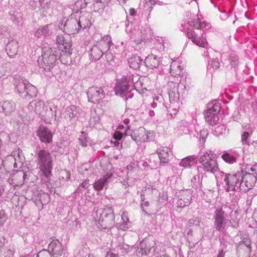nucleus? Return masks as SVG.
I'll use <instances>...</instances> for the list:
<instances>
[{"instance_id":"obj_1","label":"nucleus","mask_w":257,"mask_h":257,"mask_svg":"<svg viewBox=\"0 0 257 257\" xmlns=\"http://www.w3.org/2000/svg\"><path fill=\"white\" fill-rule=\"evenodd\" d=\"M72 44L70 40L64 39V42L60 46V50L63 54L57 51L55 48H51L48 46H45L42 48V55L38 59L37 62L39 67L43 68L46 71H51L55 65V62L58 59L61 62L65 64L63 58L69 57L72 53L69 52Z\"/></svg>"},{"instance_id":"obj_2","label":"nucleus","mask_w":257,"mask_h":257,"mask_svg":"<svg viewBox=\"0 0 257 257\" xmlns=\"http://www.w3.org/2000/svg\"><path fill=\"white\" fill-rule=\"evenodd\" d=\"M198 160L199 165L197 169L199 174H215L219 171V167L215 155L212 151L200 152Z\"/></svg>"},{"instance_id":"obj_3","label":"nucleus","mask_w":257,"mask_h":257,"mask_svg":"<svg viewBox=\"0 0 257 257\" xmlns=\"http://www.w3.org/2000/svg\"><path fill=\"white\" fill-rule=\"evenodd\" d=\"M14 85L15 89L21 96L26 99L30 100L37 95L38 91L36 87L22 77L16 76Z\"/></svg>"},{"instance_id":"obj_4","label":"nucleus","mask_w":257,"mask_h":257,"mask_svg":"<svg viewBox=\"0 0 257 257\" xmlns=\"http://www.w3.org/2000/svg\"><path fill=\"white\" fill-rule=\"evenodd\" d=\"M38 167L43 175L47 179L52 176L53 169V157L50 153L45 150H41L37 153Z\"/></svg>"},{"instance_id":"obj_5","label":"nucleus","mask_w":257,"mask_h":257,"mask_svg":"<svg viewBox=\"0 0 257 257\" xmlns=\"http://www.w3.org/2000/svg\"><path fill=\"white\" fill-rule=\"evenodd\" d=\"M78 13L79 11L77 10L75 13H72L66 20L65 18L63 19L59 25V29L68 35L77 33L79 29L76 15Z\"/></svg>"},{"instance_id":"obj_6","label":"nucleus","mask_w":257,"mask_h":257,"mask_svg":"<svg viewBox=\"0 0 257 257\" xmlns=\"http://www.w3.org/2000/svg\"><path fill=\"white\" fill-rule=\"evenodd\" d=\"M114 216L111 207L104 209L101 214L96 225L100 230H105L111 228L114 224Z\"/></svg>"},{"instance_id":"obj_7","label":"nucleus","mask_w":257,"mask_h":257,"mask_svg":"<svg viewBox=\"0 0 257 257\" xmlns=\"http://www.w3.org/2000/svg\"><path fill=\"white\" fill-rule=\"evenodd\" d=\"M240 241L236 243V251L239 256L249 257L251 252V241L246 233H240Z\"/></svg>"},{"instance_id":"obj_8","label":"nucleus","mask_w":257,"mask_h":257,"mask_svg":"<svg viewBox=\"0 0 257 257\" xmlns=\"http://www.w3.org/2000/svg\"><path fill=\"white\" fill-rule=\"evenodd\" d=\"M133 79L130 75L123 76L122 78L118 80L115 87V92L116 95L121 97L126 96L130 90V87L133 84Z\"/></svg>"},{"instance_id":"obj_9","label":"nucleus","mask_w":257,"mask_h":257,"mask_svg":"<svg viewBox=\"0 0 257 257\" xmlns=\"http://www.w3.org/2000/svg\"><path fill=\"white\" fill-rule=\"evenodd\" d=\"M241 177H240V183L239 185V191L246 192L251 189L254 185L256 178L254 174L250 173H244L241 171Z\"/></svg>"},{"instance_id":"obj_10","label":"nucleus","mask_w":257,"mask_h":257,"mask_svg":"<svg viewBox=\"0 0 257 257\" xmlns=\"http://www.w3.org/2000/svg\"><path fill=\"white\" fill-rule=\"evenodd\" d=\"M156 244L154 239H146L142 240L137 245L136 254L138 257L147 256L150 253L151 249L155 247Z\"/></svg>"},{"instance_id":"obj_11","label":"nucleus","mask_w":257,"mask_h":257,"mask_svg":"<svg viewBox=\"0 0 257 257\" xmlns=\"http://www.w3.org/2000/svg\"><path fill=\"white\" fill-rule=\"evenodd\" d=\"M214 228L215 231L223 232L226 225L225 212L221 208L215 209L213 215Z\"/></svg>"},{"instance_id":"obj_12","label":"nucleus","mask_w":257,"mask_h":257,"mask_svg":"<svg viewBox=\"0 0 257 257\" xmlns=\"http://www.w3.org/2000/svg\"><path fill=\"white\" fill-rule=\"evenodd\" d=\"M29 172H25L23 170H18L15 172L9 178L8 182L15 188L21 187L25 181L28 180Z\"/></svg>"},{"instance_id":"obj_13","label":"nucleus","mask_w":257,"mask_h":257,"mask_svg":"<svg viewBox=\"0 0 257 257\" xmlns=\"http://www.w3.org/2000/svg\"><path fill=\"white\" fill-rule=\"evenodd\" d=\"M241 173L238 172L234 174H229V176L225 177V183L227 186L226 191H237L239 190V185L240 183Z\"/></svg>"},{"instance_id":"obj_14","label":"nucleus","mask_w":257,"mask_h":257,"mask_svg":"<svg viewBox=\"0 0 257 257\" xmlns=\"http://www.w3.org/2000/svg\"><path fill=\"white\" fill-rule=\"evenodd\" d=\"M186 35L188 39H190L197 46L202 48H207L208 46V43L204 34H202L200 36H198L196 35L194 31L190 29H187Z\"/></svg>"},{"instance_id":"obj_15","label":"nucleus","mask_w":257,"mask_h":257,"mask_svg":"<svg viewBox=\"0 0 257 257\" xmlns=\"http://www.w3.org/2000/svg\"><path fill=\"white\" fill-rule=\"evenodd\" d=\"M87 95L89 102L95 103L104 97L105 92L101 87L92 86L89 88Z\"/></svg>"},{"instance_id":"obj_16","label":"nucleus","mask_w":257,"mask_h":257,"mask_svg":"<svg viewBox=\"0 0 257 257\" xmlns=\"http://www.w3.org/2000/svg\"><path fill=\"white\" fill-rule=\"evenodd\" d=\"M52 239L48 245L49 251L46 252L50 255L52 254L55 257L61 256L64 250V246L61 242L57 239Z\"/></svg>"},{"instance_id":"obj_17","label":"nucleus","mask_w":257,"mask_h":257,"mask_svg":"<svg viewBox=\"0 0 257 257\" xmlns=\"http://www.w3.org/2000/svg\"><path fill=\"white\" fill-rule=\"evenodd\" d=\"M131 132V130L129 128L128 126L120 124L117 126L116 131L114 133L113 138L116 140L123 139L121 142L123 143L124 142L125 138L129 136Z\"/></svg>"},{"instance_id":"obj_18","label":"nucleus","mask_w":257,"mask_h":257,"mask_svg":"<svg viewBox=\"0 0 257 257\" xmlns=\"http://www.w3.org/2000/svg\"><path fill=\"white\" fill-rule=\"evenodd\" d=\"M79 109L75 105L68 106L65 110L63 115L67 121H71L72 119L77 120L79 116Z\"/></svg>"},{"instance_id":"obj_19","label":"nucleus","mask_w":257,"mask_h":257,"mask_svg":"<svg viewBox=\"0 0 257 257\" xmlns=\"http://www.w3.org/2000/svg\"><path fill=\"white\" fill-rule=\"evenodd\" d=\"M37 134L41 142L49 144L52 142L53 136L48 128L44 126L40 127L37 131Z\"/></svg>"},{"instance_id":"obj_20","label":"nucleus","mask_w":257,"mask_h":257,"mask_svg":"<svg viewBox=\"0 0 257 257\" xmlns=\"http://www.w3.org/2000/svg\"><path fill=\"white\" fill-rule=\"evenodd\" d=\"M100 50L104 53L107 52L112 45L111 37L109 35H105L101 37L95 44Z\"/></svg>"},{"instance_id":"obj_21","label":"nucleus","mask_w":257,"mask_h":257,"mask_svg":"<svg viewBox=\"0 0 257 257\" xmlns=\"http://www.w3.org/2000/svg\"><path fill=\"white\" fill-rule=\"evenodd\" d=\"M146 130L143 127L131 131L129 136L131 137L132 140L138 143L145 142Z\"/></svg>"},{"instance_id":"obj_22","label":"nucleus","mask_w":257,"mask_h":257,"mask_svg":"<svg viewBox=\"0 0 257 257\" xmlns=\"http://www.w3.org/2000/svg\"><path fill=\"white\" fill-rule=\"evenodd\" d=\"M80 14V12L79 11L78 14L76 15V18L77 17H79V19H77L79 29H84L86 28L89 27L91 25V23L90 20V18L91 17L90 14L89 13H86L85 14L79 16Z\"/></svg>"},{"instance_id":"obj_23","label":"nucleus","mask_w":257,"mask_h":257,"mask_svg":"<svg viewBox=\"0 0 257 257\" xmlns=\"http://www.w3.org/2000/svg\"><path fill=\"white\" fill-rule=\"evenodd\" d=\"M53 25L52 24L47 25L38 29L35 33V36L37 38H46L52 35Z\"/></svg>"},{"instance_id":"obj_24","label":"nucleus","mask_w":257,"mask_h":257,"mask_svg":"<svg viewBox=\"0 0 257 257\" xmlns=\"http://www.w3.org/2000/svg\"><path fill=\"white\" fill-rule=\"evenodd\" d=\"M45 105L44 102L40 100H35L31 101L29 106V109L34 111L37 114L40 115H44Z\"/></svg>"},{"instance_id":"obj_25","label":"nucleus","mask_w":257,"mask_h":257,"mask_svg":"<svg viewBox=\"0 0 257 257\" xmlns=\"http://www.w3.org/2000/svg\"><path fill=\"white\" fill-rule=\"evenodd\" d=\"M158 156L160 158V165L168 163L170 160L171 152L168 147H163L158 150Z\"/></svg>"},{"instance_id":"obj_26","label":"nucleus","mask_w":257,"mask_h":257,"mask_svg":"<svg viewBox=\"0 0 257 257\" xmlns=\"http://www.w3.org/2000/svg\"><path fill=\"white\" fill-rule=\"evenodd\" d=\"M111 0H94L91 6L94 12L102 13Z\"/></svg>"},{"instance_id":"obj_27","label":"nucleus","mask_w":257,"mask_h":257,"mask_svg":"<svg viewBox=\"0 0 257 257\" xmlns=\"http://www.w3.org/2000/svg\"><path fill=\"white\" fill-rule=\"evenodd\" d=\"M148 78L146 77H140L134 83V88L140 94H144L147 90V82Z\"/></svg>"},{"instance_id":"obj_28","label":"nucleus","mask_w":257,"mask_h":257,"mask_svg":"<svg viewBox=\"0 0 257 257\" xmlns=\"http://www.w3.org/2000/svg\"><path fill=\"white\" fill-rule=\"evenodd\" d=\"M18 43L17 40H12L6 47V51L10 58H13L18 53Z\"/></svg>"},{"instance_id":"obj_29","label":"nucleus","mask_w":257,"mask_h":257,"mask_svg":"<svg viewBox=\"0 0 257 257\" xmlns=\"http://www.w3.org/2000/svg\"><path fill=\"white\" fill-rule=\"evenodd\" d=\"M160 62V61L159 58L153 54L149 55L144 61L146 66L150 69L158 67L159 65Z\"/></svg>"},{"instance_id":"obj_30","label":"nucleus","mask_w":257,"mask_h":257,"mask_svg":"<svg viewBox=\"0 0 257 257\" xmlns=\"http://www.w3.org/2000/svg\"><path fill=\"white\" fill-rule=\"evenodd\" d=\"M188 24L193 27H195L197 29L206 30L210 29L211 25L209 23L205 22H201L198 18L189 19L188 21Z\"/></svg>"},{"instance_id":"obj_31","label":"nucleus","mask_w":257,"mask_h":257,"mask_svg":"<svg viewBox=\"0 0 257 257\" xmlns=\"http://www.w3.org/2000/svg\"><path fill=\"white\" fill-rule=\"evenodd\" d=\"M11 157L15 160L14 164V168L21 167L23 165V161L25 160V157L23 154L22 151L20 149H18L15 151H14L13 152V155Z\"/></svg>"},{"instance_id":"obj_32","label":"nucleus","mask_w":257,"mask_h":257,"mask_svg":"<svg viewBox=\"0 0 257 257\" xmlns=\"http://www.w3.org/2000/svg\"><path fill=\"white\" fill-rule=\"evenodd\" d=\"M0 108L6 115H10L14 111L16 108V104L14 102L10 100H6L0 103Z\"/></svg>"},{"instance_id":"obj_33","label":"nucleus","mask_w":257,"mask_h":257,"mask_svg":"<svg viewBox=\"0 0 257 257\" xmlns=\"http://www.w3.org/2000/svg\"><path fill=\"white\" fill-rule=\"evenodd\" d=\"M183 68L178 60L174 61L170 65V73L171 76L174 77L180 76L181 75Z\"/></svg>"},{"instance_id":"obj_34","label":"nucleus","mask_w":257,"mask_h":257,"mask_svg":"<svg viewBox=\"0 0 257 257\" xmlns=\"http://www.w3.org/2000/svg\"><path fill=\"white\" fill-rule=\"evenodd\" d=\"M143 62V59L137 55H134L128 59L130 67L136 70L139 69Z\"/></svg>"},{"instance_id":"obj_35","label":"nucleus","mask_w":257,"mask_h":257,"mask_svg":"<svg viewBox=\"0 0 257 257\" xmlns=\"http://www.w3.org/2000/svg\"><path fill=\"white\" fill-rule=\"evenodd\" d=\"M89 52L90 59L92 61L99 60L104 53L95 44L90 49Z\"/></svg>"},{"instance_id":"obj_36","label":"nucleus","mask_w":257,"mask_h":257,"mask_svg":"<svg viewBox=\"0 0 257 257\" xmlns=\"http://www.w3.org/2000/svg\"><path fill=\"white\" fill-rule=\"evenodd\" d=\"M211 110H207L205 113V120L210 125H214L216 124L218 120V113L212 112Z\"/></svg>"},{"instance_id":"obj_37","label":"nucleus","mask_w":257,"mask_h":257,"mask_svg":"<svg viewBox=\"0 0 257 257\" xmlns=\"http://www.w3.org/2000/svg\"><path fill=\"white\" fill-rule=\"evenodd\" d=\"M122 223L119 225V228L123 230H126L131 226V223L129 221L127 213L123 212L121 215Z\"/></svg>"},{"instance_id":"obj_38","label":"nucleus","mask_w":257,"mask_h":257,"mask_svg":"<svg viewBox=\"0 0 257 257\" xmlns=\"http://www.w3.org/2000/svg\"><path fill=\"white\" fill-rule=\"evenodd\" d=\"M41 116L46 117L45 120L47 122H50L51 118H53L54 116L56 117V113L55 111H53L52 108L50 106H46V109L44 110V115Z\"/></svg>"},{"instance_id":"obj_39","label":"nucleus","mask_w":257,"mask_h":257,"mask_svg":"<svg viewBox=\"0 0 257 257\" xmlns=\"http://www.w3.org/2000/svg\"><path fill=\"white\" fill-rule=\"evenodd\" d=\"M198 158L196 155H191L186 157L183 159L180 163V165L185 168H189L191 167L190 163L191 162L195 161Z\"/></svg>"},{"instance_id":"obj_40","label":"nucleus","mask_w":257,"mask_h":257,"mask_svg":"<svg viewBox=\"0 0 257 257\" xmlns=\"http://www.w3.org/2000/svg\"><path fill=\"white\" fill-rule=\"evenodd\" d=\"M191 200V195L188 194L186 198L179 199L176 203L177 207L183 208L185 206H189Z\"/></svg>"},{"instance_id":"obj_41","label":"nucleus","mask_w":257,"mask_h":257,"mask_svg":"<svg viewBox=\"0 0 257 257\" xmlns=\"http://www.w3.org/2000/svg\"><path fill=\"white\" fill-rule=\"evenodd\" d=\"M40 8L43 10V12H48L51 10V0H39Z\"/></svg>"},{"instance_id":"obj_42","label":"nucleus","mask_w":257,"mask_h":257,"mask_svg":"<svg viewBox=\"0 0 257 257\" xmlns=\"http://www.w3.org/2000/svg\"><path fill=\"white\" fill-rule=\"evenodd\" d=\"M168 95L171 103L177 102L179 99V94L178 90L175 88V91H169Z\"/></svg>"},{"instance_id":"obj_43","label":"nucleus","mask_w":257,"mask_h":257,"mask_svg":"<svg viewBox=\"0 0 257 257\" xmlns=\"http://www.w3.org/2000/svg\"><path fill=\"white\" fill-rule=\"evenodd\" d=\"M220 104L218 102H215L214 103H208L207 110H211L212 112L218 113L220 110Z\"/></svg>"},{"instance_id":"obj_44","label":"nucleus","mask_w":257,"mask_h":257,"mask_svg":"<svg viewBox=\"0 0 257 257\" xmlns=\"http://www.w3.org/2000/svg\"><path fill=\"white\" fill-rule=\"evenodd\" d=\"M107 183L101 178L95 181L93 184L94 189L97 191L102 190L103 187Z\"/></svg>"},{"instance_id":"obj_45","label":"nucleus","mask_w":257,"mask_h":257,"mask_svg":"<svg viewBox=\"0 0 257 257\" xmlns=\"http://www.w3.org/2000/svg\"><path fill=\"white\" fill-rule=\"evenodd\" d=\"M222 159L226 163L233 164L236 162V158L229 153H226L222 155Z\"/></svg>"},{"instance_id":"obj_46","label":"nucleus","mask_w":257,"mask_h":257,"mask_svg":"<svg viewBox=\"0 0 257 257\" xmlns=\"http://www.w3.org/2000/svg\"><path fill=\"white\" fill-rule=\"evenodd\" d=\"M216 179L217 182H218L220 180H223L225 182V177L229 176V174H225L222 171H220L219 169V171L215 173V174H213Z\"/></svg>"},{"instance_id":"obj_47","label":"nucleus","mask_w":257,"mask_h":257,"mask_svg":"<svg viewBox=\"0 0 257 257\" xmlns=\"http://www.w3.org/2000/svg\"><path fill=\"white\" fill-rule=\"evenodd\" d=\"M189 123L185 121L182 120L180 122L179 126V129L183 131V133L187 134L189 133Z\"/></svg>"},{"instance_id":"obj_48","label":"nucleus","mask_w":257,"mask_h":257,"mask_svg":"<svg viewBox=\"0 0 257 257\" xmlns=\"http://www.w3.org/2000/svg\"><path fill=\"white\" fill-rule=\"evenodd\" d=\"M230 64L231 66L235 68L238 63V57L234 54H231L229 58Z\"/></svg>"},{"instance_id":"obj_49","label":"nucleus","mask_w":257,"mask_h":257,"mask_svg":"<svg viewBox=\"0 0 257 257\" xmlns=\"http://www.w3.org/2000/svg\"><path fill=\"white\" fill-rule=\"evenodd\" d=\"M201 219L199 217H194L189 220L188 223L189 226L193 225L199 226Z\"/></svg>"},{"instance_id":"obj_50","label":"nucleus","mask_w":257,"mask_h":257,"mask_svg":"<svg viewBox=\"0 0 257 257\" xmlns=\"http://www.w3.org/2000/svg\"><path fill=\"white\" fill-rule=\"evenodd\" d=\"M135 121V117L133 115H131L128 117L124 118L123 120V123L126 126H128L129 128L131 129V126Z\"/></svg>"},{"instance_id":"obj_51","label":"nucleus","mask_w":257,"mask_h":257,"mask_svg":"<svg viewBox=\"0 0 257 257\" xmlns=\"http://www.w3.org/2000/svg\"><path fill=\"white\" fill-rule=\"evenodd\" d=\"M10 19L13 21H18L19 19L21 17L20 14L15 11H11L9 13Z\"/></svg>"},{"instance_id":"obj_52","label":"nucleus","mask_w":257,"mask_h":257,"mask_svg":"<svg viewBox=\"0 0 257 257\" xmlns=\"http://www.w3.org/2000/svg\"><path fill=\"white\" fill-rule=\"evenodd\" d=\"M208 133L206 130H203L200 131L199 133V138L200 141H202V143H204L206 140V138L208 136Z\"/></svg>"},{"instance_id":"obj_53","label":"nucleus","mask_w":257,"mask_h":257,"mask_svg":"<svg viewBox=\"0 0 257 257\" xmlns=\"http://www.w3.org/2000/svg\"><path fill=\"white\" fill-rule=\"evenodd\" d=\"M249 137V134L247 132H244L241 136V142L243 144L249 145L248 138Z\"/></svg>"},{"instance_id":"obj_54","label":"nucleus","mask_w":257,"mask_h":257,"mask_svg":"<svg viewBox=\"0 0 257 257\" xmlns=\"http://www.w3.org/2000/svg\"><path fill=\"white\" fill-rule=\"evenodd\" d=\"M155 138V134L153 132H147L146 131L145 142L152 141Z\"/></svg>"},{"instance_id":"obj_55","label":"nucleus","mask_w":257,"mask_h":257,"mask_svg":"<svg viewBox=\"0 0 257 257\" xmlns=\"http://www.w3.org/2000/svg\"><path fill=\"white\" fill-rule=\"evenodd\" d=\"M168 90L169 91H175V88L178 90V83H174L172 81H170L168 82Z\"/></svg>"},{"instance_id":"obj_56","label":"nucleus","mask_w":257,"mask_h":257,"mask_svg":"<svg viewBox=\"0 0 257 257\" xmlns=\"http://www.w3.org/2000/svg\"><path fill=\"white\" fill-rule=\"evenodd\" d=\"M7 219V216L4 211H0V226L3 225Z\"/></svg>"},{"instance_id":"obj_57","label":"nucleus","mask_w":257,"mask_h":257,"mask_svg":"<svg viewBox=\"0 0 257 257\" xmlns=\"http://www.w3.org/2000/svg\"><path fill=\"white\" fill-rule=\"evenodd\" d=\"M248 171L252 172L251 174H254L256 178H257V164H254L253 166H248L247 168Z\"/></svg>"},{"instance_id":"obj_58","label":"nucleus","mask_w":257,"mask_h":257,"mask_svg":"<svg viewBox=\"0 0 257 257\" xmlns=\"http://www.w3.org/2000/svg\"><path fill=\"white\" fill-rule=\"evenodd\" d=\"M65 39V38L62 35H59L57 36L56 42L59 49H60V46H61L62 44L64 43Z\"/></svg>"},{"instance_id":"obj_59","label":"nucleus","mask_w":257,"mask_h":257,"mask_svg":"<svg viewBox=\"0 0 257 257\" xmlns=\"http://www.w3.org/2000/svg\"><path fill=\"white\" fill-rule=\"evenodd\" d=\"M209 64H210L213 69H218L220 67V63L218 61L212 59L210 62L208 60Z\"/></svg>"},{"instance_id":"obj_60","label":"nucleus","mask_w":257,"mask_h":257,"mask_svg":"<svg viewBox=\"0 0 257 257\" xmlns=\"http://www.w3.org/2000/svg\"><path fill=\"white\" fill-rule=\"evenodd\" d=\"M49 200V196L47 194H43L41 195L40 201L41 202V204L44 205L46 204Z\"/></svg>"},{"instance_id":"obj_61","label":"nucleus","mask_w":257,"mask_h":257,"mask_svg":"<svg viewBox=\"0 0 257 257\" xmlns=\"http://www.w3.org/2000/svg\"><path fill=\"white\" fill-rule=\"evenodd\" d=\"M205 48L206 49V50L204 53V54H203L204 56L205 57L208 58V59H210V54L214 53V50L211 48H209L208 46H207V48Z\"/></svg>"},{"instance_id":"obj_62","label":"nucleus","mask_w":257,"mask_h":257,"mask_svg":"<svg viewBox=\"0 0 257 257\" xmlns=\"http://www.w3.org/2000/svg\"><path fill=\"white\" fill-rule=\"evenodd\" d=\"M166 43L162 42L161 43L160 42H157L156 43V46L159 49V51H164L166 47Z\"/></svg>"},{"instance_id":"obj_63","label":"nucleus","mask_w":257,"mask_h":257,"mask_svg":"<svg viewBox=\"0 0 257 257\" xmlns=\"http://www.w3.org/2000/svg\"><path fill=\"white\" fill-rule=\"evenodd\" d=\"M7 33V29L5 27L0 26V39L4 37Z\"/></svg>"},{"instance_id":"obj_64","label":"nucleus","mask_w":257,"mask_h":257,"mask_svg":"<svg viewBox=\"0 0 257 257\" xmlns=\"http://www.w3.org/2000/svg\"><path fill=\"white\" fill-rule=\"evenodd\" d=\"M168 199V195L166 193H163L162 194H160V195H159V201H161L160 200H162V202H165Z\"/></svg>"}]
</instances>
